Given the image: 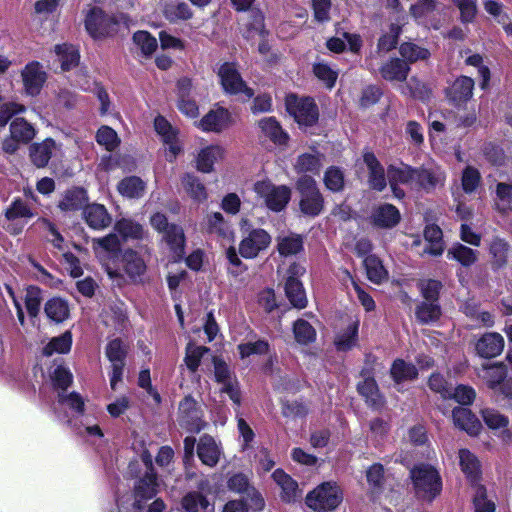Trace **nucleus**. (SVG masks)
Wrapping results in <instances>:
<instances>
[{"mask_svg":"<svg viewBox=\"0 0 512 512\" xmlns=\"http://www.w3.org/2000/svg\"><path fill=\"white\" fill-rule=\"evenodd\" d=\"M82 215L85 223L93 230H104L112 223L111 215L102 204L93 203L86 205Z\"/></svg>","mask_w":512,"mask_h":512,"instance_id":"f3484780","label":"nucleus"},{"mask_svg":"<svg viewBox=\"0 0 512 512\" xmlns=\"http://www.w3.org/2000/svg\"><path fill=\"white\" fill-rule=\"evenodd\" d=\"M504 349V339L499 333L484 334L476 343V351L483 358H493Z\"/></svg>","mask_w":512,"mask_h":512,"instance_id":"4be33fe9","label":"nucleus"},{"mask_svg":"<svg viewBox=\"0 0 512 512\" xmlns=\"http://www.w3.org/2000/svg\"><path fill=\"white\" fill-rule=\"evenodd\" d=\"M255 193L264 200L266 206L275 212L283 210L291 197V190L284 185L276 186L268 180L254 184Z\"/></svg>","mask_w":512,"mask_h":512,"instance_id":"423d86ee","label":"nucleus"},{"mask_svg":"<svg viewBox=\"0 0 512 512\" xmlns=\"http://www.w3.org/2000/svg\"><path fill=\"white\" fill-rule=\"evenodd\" d=\"M285 293L294 307L299 309L306 307L307 298L300 280H286Z\"/></svg>","mask_w":512,"mask_h":512,"instance_id":"79ce46f5","label":"nucleus"},{"mask_svg":"<svg viewBox=\"0 0 512 512\" xmlns=\"http://www.w3.org/2000/svg\"><path fill=\"white\" fill-rule=\"evenodd\" d=\"M181 181L185 192L195 201L202 202L207 198L206 188L196 176L185 174Z\"/></svg>","mask_w":512,"mask_h":512,"instance_id":"49530a36","label":"nucleus"},{"mask_svg":"<svg viewBox=\"0 0 512 512\" xmlns=\"http://www.w3.org/2000/svg\"><path fill=\"white\" fill-rule=\"evenodd\" d=\"M225 150L220 145H209L202 148L196 156V168L202 173H210L214 164L224 158Z\"/></svg>","mask_w":512,"mask_h":512,"instance_id":"aec40b11","label":"nucleus"},{"mask_svg":"<svg viewBox=\"0 0 512 512\" xmlns=\"http://www.w3.org/2000/svg\"><path fill=\"white\" fill-rule=\"evenodd\" d=\"M207 229L210 233L227 237L231 234L229 226L221 213L215 212L207 216Z\"/></svg>","mask_w":512,"mask_h":512,"instance_id":"69168bd1","label":"nucleus"},{"mask_svg":"<svg viewBox=\"0 0 512 512\" xmlns=\"http://www.w3.org/2000/svg\"><path fill=\"white\" fill-rule=\"evenodd\" d=\"M474 81L467 76L457 78L447 91V96L455 104L467 102L473 95Z\"/></svg>","mask_w":512,"mask_h":512,"instance_id":"bb28decb","label":"nucleus"},{"mask_svg":"<svg viewBox=\"0 0 512 512\" xmlns=\"http://www.w3.org/2000/svg\"><path fill=\"white\" fill-rule=\"evenodd\" d=\"M492 265L495 268L504 267L511 256L510 246L502 239H494L490 245Z\"/></svg>","mask_w":512,"mask_h":512,"instance_id":"a18cd8bd","label":"nucleus"},{"mask_svg":"<svg viewBox=\"0 0 512 512\" xmlns=\"http://www.w3.org/2000/svg\"><path fill=\"white\" fill-rule=\"evenodd\" d=\"M87 192L80 187L67 190L58 203V208L63 212H71L81 209L87 202Z\"/></svg>","mask_w":512,"mask_h":512,"instance_id":"cd10ccee","label":"nucleus"},{"mask_svg":"<svg viewBox=\"0 0 512 512\" xmlns=\"http://www.w3.org/2000/svg\"><path fill=\"white\" fill-rule=\"evenodd\" d=\"M453 422L456 427L472 436L477 435L482 428L478 418L470 409L464 407H456L453 410Z\"/></svg>","mask_w":512,"mask_h":512,"instance_id":"393cba45","label":"nucleus"},{"mask_svg":"<svg viewBox=\"0 0 512 512\" xmlns=\"http://www.w3.org/2000/svg\"><path fill=\"white\" fill-rule=\"evenodd\" d=\"M343 277H342V281L343 283H346L347 281H350L356 294H357V297H358V300L361 302V304L363 305V307L365 308L366 311H372L374 310L375 308V302L374 300L372 299V297L367 294L360 286L359 284L352 278L351 274L347 271V270H344L343 272Z\"/></svg>","mask_w":512,"mask_h":512,"instance_id":"338daca9","label":"nucleus"},{"mask_svg":"<svg viewBox=\"0 0 512 512\" xmlns=\"http://www.w3.org/2000/svg\"><path fill=\"white\" fill-rule=\"evenodd\" d=\"M197 454L204 465L214 467L220 459L221 450L213 437L203 435L198 443Z\"/></svg>","mask_w":512,"mask_h":512,"instance_id":"b1692460","label":"nucleus"},{"mask_svg":"<svg viewBox=\"0 0 512 512\" xmlns=\"http://www.w3.org/2000/svg\"><path fill=\"white\" fill-rule=\"evenodd\" d=\"M440 313V307L433 301L424 302L416 309V317L422 323L436 321Z\"/></svg>","mask_w":512,"mask_h":512,"instance_id":"e2e57ef3","label":"nucleus"},{"mask_svg":"<svg viewBox=\"0 0 512 512\" xmlns=\"http://www.w3.org/2000/svg\"><path fill=\"white\" fill-rule=\"evenodd\" d=\"M390 373L393 380L397 384L405 381L414 380L418 375L416 367L413 364L407 363L402 359H396L393 362L390 369Z\"/></svg>","mask_w":512,"mask_h":512,"instance_id":"e433bc0d","label":"nucleus"},{"mask_svg":"<svg viewBox=\"0 0 512 512\" xmlns=\"http://www.w3.org/2000/svg\"><path fill=\"white\" fill-rule=\"evenodd\" d=\"M409 70V65L406 62L396 58L382 66L381 74L386 80L403 81L406 79Z\"/></svg>","mask_w":512,"mask_h":512,"instance_id":"f704fd0d","label":"nucleus"},{"mask_svg":"<svg viewBox=\"0 0 512 512\" xmlns=\"http://www.w3.org/2000/svg\"><path fill=\"white\" fill-rule=\"evenodd\" d=\"M58 404L67 407L73 412V417H78L85 411V403L83 398L76 392L69 394L58 393Z\"/></svg>","mask_w":512,"mask_h":512,"instance_id":"6e6d98bb","label":"nucleus"},{"mask_svg":"<svg viewBox=\"0 0 512 512\" xmlns=\"http://www.w3.org/2000/svg\"><path fill=\"white\" fill-rule=\"evenodd\" d=\"M72 345V335L69 331L52 338L48 344L43 348L45 356H52L55 353L65 354L68 353Z\"/></svg>","mask_w":512,"mask_h":512,"instance_id":"c03bdc74","label":"nucleus"},{"mask_svg":"<svg viewBox=\"0 0 512 512\" xmlns=\"http://www.w3.org/2000/svg\"><path fill=\"white\" fill-rule=\"evenodd\" d=\"M342 500V491L334 482H324L306 496L307 506L317 512L332 511L339 506Z\"/></svg>","mask_w":512,"mask_h":512,"instance_id":"7ed1b4c3","label":"nucleus"},{"mask_svg":"<svg viewBox=\"0 0 512 512\" xmlns=\"http://www.w3.org/2000/svg\"><path fill=\"white\" fill-rule=\"evenodd\" d=\"M297 189L300 192V209L303 214L317 216L323 209V198L313 178L301 177L297 182Z\"/></svg>","mask_w":512,"mask_h":512,"instance_id":"0eeeda50","label":"nucleus"},{"mask_svg":"<svg viewBox=\"0 0 512 512\" xmlns=\"http://www.w3.org/2000/svg\"><path fill=\"white\" fill-rule=\"evenodd\" d=\"M22 78L26 93L35 96L46 80V74L38 62H32L26 65L22 72Z\"/></svg>","mask_w":512,"mask_h":512,"instance_id":"a211bd4d","label":"nucleus"},{"mask_svg":"<svg viewBox=\"0 0 512 512\" xmlns=\"http://www.w3.org/2000/svg\"><path fill=\"white\" fill-rule=\"evenodd\" d=\"M128 240V221L123 219L116 223L113 231L105 237L94 240L101 248L111 254L106 264V272L113 284L119 288L126 283L128 258L124 245Z\"/></svg>","mask_w":512,"mask_h":512,"instance_id":"f257e3e1","label":"nucleus"},{"mask_svg":"<svg viewBox=\"0 0 512 512\" xmlns=\"http://www.w3.org/2000/svg\"><path fill=\"white\" fill-rule=\"evenodd\" d=\"M277 249L285 257L296 255L303 250V239L294 233L280 235L277 237Z\"/></svg>","mask_w":512,"mask_h":512,"instance_id":"473e14b6","label":"nucleus"},{"mask_svg":"<svg viewBox=\"0 0 512 512\" xmlns=\"http://www.w3.org/2000/svg\"><path fill=\"white\" fill-rule=\"evenodd\" d=\"M55 52L59 58L63 71H68L77 66L80 55L78 50L73 45H56Z\"/></svg>","mask_w":512,"mask_h":512,"instance_id":"37998d69","label":"nucleus"},{"mask_svg":"<svg viewBox=\"0 0 512 512\" xmlns=\"http://www.w3.org/2000/svg\"><path fill=\"white\" fill-rule=\"evenodd\" d=\"M56 143L53 139L47 138L41 143H35L30 147V158L38 168L45 167L55 149Z\"/></svg>","mask_w":512,"mask_h":512,"instance_id":"c756f323","label":"nucleus"},{"mask_svg":"<svg viewBox=\"0 0 512 512\" xmlns=\"http://www.w3.org/2000/svg\"><path fill=\"white\" fill-rule=\"evenodd\" d=\"M127 23L128 19L125 16H121L120 19L108 17L98 7L90 8L85 18V28L95 39L110 36L118 31L121 24L127 25Z\"/></svg>","mask_w":512,"mask_h":512,"instance_id":"20e7f679","label":"nucleus"},{"mask_svg":"<svg viewBox=\"0 0 512 512\" xmlns=\"http://www.w3.org/2000/svg\"><path fill=\"white\" fill-rule=\"evenodd\" d=\"M481 415L485 424L493 430L504 429L509 423L507 417L491 408L483 409Z\"/></svg>","mask_w":512,"mask_h":512,"instance_id":"0e129e2a","label":"nucleus"},{"mask_svg":"<svg viewBox=\"0 0 512 512\" xmlns=\"http://www.w3.org/2000/svg\"><path fill=\"white\" fill-rule=\"evenodd\" d=\"M286 109L300 126H312L319 117L318 108L312 98H300L294 94L286 97Z\"/></svg>","mask_w":512,"mask_h":512,"instance_id":"39448f33","label":"nucleus"},{"mask_svg":"<svg viewBox=\"0 0 512 512\" xmlns=\"http://www.w3.org/2000/svg\"><path fill=\"white\" fill-rule=\"evenodd\" d=\"M272 477L274 481L281 487V498L286 502L294 501L298 495V484L283 470L277 469L273 472Z\"/></svg>","mask_w":512,"mask_h":512,"instance_id":"7c9ffc66","label":"nucleus"},{"mask_svg":"<svg viewBox=\"0 0 512 512\" xmlns=\"http://www.w3.org/2000/svg\"><path fill=\"white\" fill-rule=\"evenodd\" d=\"M415 494L424 500L431 501L441 491V479L435 468L420 464L410 471Z\"/></svg>","mask_w":512,"mask_h":512,"instance_id":"f03ea898","label":"nucleus"},{"mask_svg":"<svg viewBox=\"0 0 512 512\" xmlns=\"http://www.w3.org/2000/svg\"><path fill=\"white\" fill-rule=\"evenodd\" d=\"M400 54L409 62L427 59L430 55L429 51L425 48L419 47L413 43H403L400 46Z\"/></svg>","mask_w":512,"mask_h":512,"instance_id":"774afa93","label":"nucleus"},{"mask_svg":"<svg viewBox=\"0 0 512 512\" xmlns=\"http://www.w3.org/2000/svg\"><path fill=\"white\" fill-rule=\"evenodd\" d=\"M42 300V290L39 287L29 286L26 289L24 302L27 313L31 318L38 316Z\"/></svg>","mask_w":512,"mask_h":512,"instance_id":"5fc2aeb1","label":"nucleus"},{"mask_svg":"<svg viewBox=\"0 0 512 512\" xmlns=\"http://www.w3.org/2000/svg\"><path fill=\"white\" fill-rule=\"evenodd\" d=\"M215 379L222 385L221 391L228 394L236 405L241 404V393L237 379L232 375L228 365L218 358H214Z\"/></svg>","mask_w":512,"mask_h":512,"instance_id":"9b49d317","label":"nucleus"},{"mask_svg":"<svg viewBox=\"0 0 512 512\" xmlns=\"http://www.w3.org/2000/svg\"><path fill=\"white\" fill-rule=\"evenodd\" d=\"M446 175L440 166L434 162H428L419 169H415V186L430 191L437 186H442Z\"/></svg>","mask_w":512,"mask_h":512,"instance_id":"ddd939ff","label":"nucleus"},{"mask_svg":"<svg viewBox=\"0 0 512 512\" xmlns=\"http://www.w3.org/2000/svg\"><path fill=\"white\" fill-rule=\"evenodd\" d=\"M163 13L166 19L170 22L188 20L192 17V11L189 5L185 2L178 1L167 3L164 7Z\"/></svg>","mask_w":512,"mask_h":512,"instance_id":"8fccbe9b","label":"nucleus"},{"mask_svg":"<svg viewBox=\"0 0 512 512\" xmlns=\"http://www.w3.org/2000/svg\"><path fill=\"white\" fill-rule=\"evenodd\" d=\"M141 458L146 467V473L135 485L134 505L141 508V503L145 500L153 498L157 493V479L152 469V456L148 451L144 450L141 454Z\"/></svg>","mask_w":512,"mask_h":512,"instance_id":"6e6552de","label":"nucleus"},{"mask_svg":"<svg viewBox=\"0 0 512 512\" xmlns=\"http://www.w3.org/2000/svg\"><path fill=\"white\" fill-rule=\"evenodd\" d=\"M221 85L230 94H244L247 98L253 96L251 88L247 87L238 70L232 63H224L218 71Z\"/></svg>","mask_w":512,"mask_h":512,"instance_id":"9d476101","label":"nucleus"},{"mask_svg":"<svg viewBox=\"0 0 512 512\" xmlns=\"http://www.w3.org/2000/svg\"><path fill=\"white\" fill-rule=\"evenodd\" d=\"M10 135L22 144L29 143L36 135L34 126L22 117H16L10 123Z\"/></svg>","mask_w":512,"mask_h":512,"instance_id":"2f4dec72","label":"nucleus"},{"mask_svg":"<svg viewBox=\"0 0 512 512\" xmlns=\"http://www.w3.org/2000/svg\"><path fill=\"white\" fill-rule=\"evenodd\" d=\"M162 240L171 251L174 261L183 257L185 253V235L180 226L171 224L168 230H165V232L162 233Z\"/></svg>","mask_w":512,"mask_h":512,"instance_id":"412c9836","label":"nucleus"},{"mask_svg":"<svg viewBox=\"0 0 512 512\" xmlns=\"http://www.w3.org/2000/svg\"><path fill=\"white\" fill-rule=\"evenodd\" d=\"M481 183V174L477 168L473 166H467L462 171L461 175V186L465 193L472 194Z\"/></svg>","mask_w":512,"mask_h":512,"instance_id":"13d9d810","label":"nucleus"},{"mask_svg":"<svg viewBox=\"0 0 512 512\" xmlns=\"http://www.w3.org/2000/svg\"><path fill=\"white\" fill-rule=\"evenodd\" d=\"M106 355L112 365V374L110 377V386L116 390L118 382L122 380L123 368L125 365L126 351L120 339H114L109 342L106 348Z\"/></svg>","mask_w":512,"mask_h":512,"instance_id":"f8f14e48","label":"nucleus"},{"mask_svg":"<svg viewBox=\"0 0 512 512\" xmlns=\"http://www.w3.org/2000/svg\"><path fill=\"white\" fill-rule=\"evenodd\" d=\"M459 462L462 471L471 481L479 478L480 462L473 453L467 449L459 450Z\"/></svg>","mask_w":512,"mask_h":512,"instance_id":"58836bf2","label":"nucleus"},{"mask_svg":"<svg viewBox=\"0 0 512 512\" xmlns=\"http://www.w3.org/2000/svg\"><path fill=\"white\" fill-rule=\"evenodd\" d=\"M271 244L270 234L261 228H255L248 232L239 243V254L246 259H253Z\"/></svg>","mask_w":512,"mask_h":512,"instance_id":"1a4fd4ad","label":"nucleus"},{"mask_svg":"<svg viewBox=\"0 0 512 512\" xmlns=\"http://www.w3.org/2000/svg\"><path fill=\"white\" fill-rule=\"evenodd\" d=\"M387 177L394 197L401 199L405 193L398 187L399 184L415 186V169L409 166H390L387 170Z\"/></svg>","mask_w":512,"mask_h":512,"instance_id":"2eb2a0df","label":"nucleus"},{"mask_svg":"<svg viewBox=\"0 0 512 512\" xmlns=\"http://www.w3.org/2000/svg\"><path fill=\"white\" fill-rule=\"evenodd\" d=\"M31 207L21 198L14 199L5 211V217L9 221L16 219H30L34 217Z\"/></svg>","mask_w":512,"mask_h":512,"instance_id":"603ef678","label":"nucleus"},{"mask_svg":"<svg viewBox=\"0 0 512 512\" xmlns=\"http://www.w3.org/2000/svg\"><path fill=\"white\" fill-rule=\"evenodd\" d=\"M295 339L300 344H308L315 340V329L305 320L299 319L294 323Z\"/></svg>","mask_w":512,"mask_h":512,"instance_id":"052dcab7","label":"nucleus"},{"mask_svg":"<svg viewBox=\"0 0 512 512\" xmlns=\"http://www.w3.org/2000/svg\"><path fill=\"white\" fill-rule=\"evenodd\" d=\"M358 335V322H352L335 337V346L339 351H347L355 346Z\"/></svg>","mask_w":512,"mask_h":512,"instance_id":"de8ad7c7","label":"nucleus"},{"mask_svg":"<svg viewBox=\"0 0 512 512\" xmlns=\"http://www.w3.org/2000/svg\"><path fill=\"white\" fill-rule=\"evenodd\" d=\"M44 311L49 319L60 323L69 316V305L64 299L54 297L46 302Z\"/></svg>","mask_w":512,"mask_h":512,"instance_id":"c9c22d12","label":"nucleus"},{"mask_svg":"<svg viewBox=\"0 0 512 512\" xmlns=\"http://www.w3.org/2000/svg\"><path fill=\"white\" fill-rule=\"evenodd\" d=\"M209 352V348L205 346H197L192 342H189L186 347V354L184 358V362L187 368L191 372H195L200 363L202 357Z\"/></svg>","mask_w":512,"mask_h":512,"instance_id":"4d7b16f0","label":"nucleus"},{"mask_svg":"<svg viewBox=\"0 0 512 512\" xmlns=\"http://www.w3.org/2000/svg\"><path fill=\"white\" fill-rule=\"evenodd\" d=\"M363 159L369 171L368 183L370 187L382 191L387 185L384 168L371 152L365 153Z\"/></svg>","mask_w":512,"mask_h":512,"instance_id":"a878e982","label":"nucleus"},{"mask_svg":"<svg viewBox=\"0 0 512 512\" xmlns=\"http://www.w3.org/2000/svg\"><path fill=\"white\" fill-rule=\"evenodd\" d=\"M441 229L434 224L427 225L424 230V237L428 242L424 252L432 256H439L444 251Z\"/></svg>","mask_w":512,"mask_h":512,"instance_id":"72a5a7b5","label":"nucleus"},{"mask_svg":"<svg viewBox=\"0 0 512 512\" xmlns=\"http://www.w3.org/2000/svg\"><path fill=\"white\" fill-rule=\"evenodd\" d=\"M259 127L264 134L276 144H284L287 135L281 129L279 123L273 117H266L259 121Z\"/></svg>","mask_w":512,"mask_h":512,"instance_id":"a19ab883","label":"nucleus"},{"mask_svg":"<svg viewBox=\"0 0 512 512\" xmlns=\"http://www.w3.org/2000/svg\"><path fill=\"white\" fill-rule=\"evenodd\" d=\"M447 257L454 259L464 266H470L477 260V252L462 244L453 245L447 252Z\"/></svg>","mask_w":512,"mask_h":512,"instance_id":"864d4df0","label":"nucleus"},{"mask_svg":"<svg viewBox=\"0 0 512 512\" xmlns=\"http://www.w3.org/2000/svg\"><path fill=\"white\" fill-rule=\"evenodd\" d=\"M371 219L375 226L390 229L400 222L401 214L392 204H383L374 209Z\"/></svg>","mask_w":512,"mask_h":512,"instance_id":"5701e85b","label":"nucleus"},{"mask_svg":"<svg viewBox=\"0 0 512 512\" xmlns=\"http://www.w3.org/2000/svg\"><path fill=\"white\" fill-rule=\"evenodd\" d=\"M322 166V155L318 152L305 153L298 157L295 169L298 172L318 173Z\"/></svg>","mask_w":512,"mask_h":512,"instance_id":"3c124183","label":"nucleus"},{"mask_svg":"<svg viewBox=\"0 0 512 512\" xmlns=\"http://www.w3.org/2000/svg\"><path fill=\"white\" fill-rule=\"evenodd\" d=\"M363 262L367 277L371 282L379 284L387 278V271L378 257L368 255L364 258Z\"/></svg>","mask_w":512,"mask_h":512,"instance_id":"09e8293b","label":"nucleus"},{"mask_svg":"<svg viewBox=\"0 0 512 512\" xmlns=\"http://www.w3.org/2000/svg\"><path fill=\"white\" fill-rule=\"evenodd\" d=\"M135 253L130 249V280H134L136 276L140 277L146 271L144 255L147 253L146 245L138 247Z\"/></svg>","mask_w":512,"mask_h":512,"instance_id":"bf43d9fd","label":"nucleus"},{"mask_svg":"<svg viewBox=\"0 0 512 512\" xmlns=\"http://www.w3.org/2000/svg\"><path fill=\"white\" fill-rule=\"evenodd\" d=\"M231 115L225 108L218 107L210 110L197 123V127L204 132L219 133L231 125Z\"/></svg>","mask_w":512,"mask_h":512,"instance_id":"4468645a","label":"nucleus"},{"mask_svg":"<svg viewBox=\"0 0 512 512\" xmlns=\"http://www.w3.org/2000/svg\"><path fill=\"white\" fill-rule=\"evenodd\" d=\"M436 8L435 0H417L410 7V13L418 23L428 26L429 20L434 15Z\"/></svg>","mask_w":512,"mask_h":512,"instance_id":"4c0bfd02","label":"nucleus"},{"mask_svg":"<svg viewBox=\"0 0 512 512\" xmlns=\"http://www.w3.org/2000/svg\"><path fill=\"white\" fill-rule=\"evenodd\" d=\"M196 405V401L190 396L185 397L179 405V410L182 414V426L194 433L200 432L205 427V423L202 421Z\"/></svg>","mask_w":512,"mask_h":512,"instance_id":"dca6fc26","label":"nucleus"},{"mask_svg":"<svg viewBox=\"0 0 512 512\" xmlns=\"http://www.w3.org/2000/svg\"><path fill=\"white\" fill-rule=\"evenodd\" d=\"M183 512H214V505L200 492L187 493L181 500Z\"/></svg>","mask_w":512,"mask_h":512,"instance_id":"c85d7f7f","label":"nucleus"},{"mask_svg":"<svg viewBox=\"0 0 512 512\" xmlns=\"http://www.w3.org/2000/svg\"><path fill=\"white\" fill-rule=\"evenodd\" d=\"M357 389L369 405L380 407L383 404L382 396L379 394L376 381L373 378L366 377L358 384Z\"/></svg>","mask_w":512,"mask_h":512,"instance_id":"ea45409f","label":"nucleus"},{"mask_svg":"<svg viewBox=\"0 0 512 512\" xmlns=\"http://www.w3.org/2000/svg\"><path fill=\"white\" fill-rule=\"evenodd\" d=\"M96 141L99 145L104 146L107 151H113L120 143L117 133L108 126H102L98 129Z\"/></svg>","mask_w":512,"mask_h":512,"instance_id":"680f3d73","label":"nucleus"},{"mask_svg":"<svg viewBox=\"0 0 512 512\" xmlns=\"http://www.w3.org/2000/svg\"><path fill=\"white\" fill-rule=\"evenodd\" d=\"M67 423L81 436L87 435L92 438H102L104 436L94 416L87 413L86 410L78 417L68 418Z\"/></svg>","mask_w":512,"mask_h":512,"instance_id":"6ab92c4d","label":"nucleus"}]
</instances>
